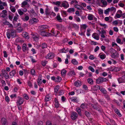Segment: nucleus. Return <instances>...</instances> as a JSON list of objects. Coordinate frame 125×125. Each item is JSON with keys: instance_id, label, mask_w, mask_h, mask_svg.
Masks as SVG:
<instances>
[{"instance_id": "61", "label": "nucleus", "mask_w": 125, "mask_h": 125, "mask_svg": "<svg viewBox=\"0 0 125 125\" xmlns=\"http://www.w3.org/2000/svg\"><path fill=\"white\" fill-rule=\"evenodd\" d=\"M6 15L4 14L3 13H1L0 14V16L4 18L6 17Z\"/></svg>"}, {"instance_id": "43", "label": "nucleus", "mask_w": 125, "mask_h": 125, "mask_svg": "<svg viewBox=\"0 0 125 125\" xmlns=\"http://www.w3.org/2000/svg\"><path fill=\"white\" fill-rule=\"evenodd\" d=\"M53 3L54 4L57 5L58 6H59L60 5L61 3L60 1H57L56 2H53Z\"/></svg>"}, {"instance_id": "34", "label": "nucleus", "mask_w": 125, "mask_h": 125, "mask_svg": "<svg viewBox=\"0 0 125 125\" xmlns=\"http://www.w3.org/2000/svg\"><path fill=\"white\" fill-rule=\"evenodd\" d=\"M74 11L75 10L74 8H69L67 10V11L69 12H74Z\"/></svg>"}, {"instance_id": "18", "label": "nucleus", "mask_w": 125, "mask_h": 125, "mask_svg": "<svg viewBox=\"0 0 125 125\" xmlns=\"http://www.w3.org/2000/svg\"><path fill=\"white\" fill-rule=\"evenodd\" d=\"M45 12L46 14V15H49L50 14L51 11H50L49 8L48 7H47L46 8L45 10Z\"/></svg>"}, {"instance_id": "62", "label": "nucleus", "mask_w": 125, "mask_h": 125, "mask_svg": "<svg viewBox=\"0 0 125 125\" xmlns=\"http://www.w3.org/2000/svg\"><path fill=\"white\" fill-rule=\"evenodd\" d=\"M99 49V47L98 46H97L96 48H95L94 51L95 52H96Z\"/></svg>"}, {"instance_id": "44", "label": "nucleus", "mask_w": 125, "mask_h": 125, "mask_svg": "<svg viewBox=\"0 0 125 125\" xmlns=\"http://www.w3.org/2000/svg\"><path fill=\"white\" fill-rule=\"evenodd\" d=\"M91 31V30L90 29H88L87 30V35L88 36H89L90 35V31Z\"/></svg>"}, {"instance_id": "22", "label": "nucleus", "mask_w": 125, "mask_h": 125, "mask_svg": "<svg viewBox=\"0 0 125 125\" xmlns=\"http://www.w3.org/2000/svg\"><path fill=\"white\" fill-rule=\"evenodd\" d=\"M93 17L94 16L93 15L89 14L87 18L89 20H93Z\"/></svg>"}, {"instance_id": "41", "label": "nucleus", "mask_w": 125, "mask_h": 125, "mask_svg": "<svg viewBox=\"0 0 125 125\" xmlns=\"http://www.w3.org/2000/svg\"><path fill=\"white\" fill-rule=\"evenodd\" d=\"M101 1L104 5L106 6L107 5V2L105 0H101Z\"/></svg>"}, {"instance_id": "51", "label": "nucleus", "mask_w": 125, "mask_h": 125, "mask_svg": "<svg viewBox=\"0 0 125 125\" xmlns=\"http://www.w3.org/2000/svg\"><path fill=\"white\" fill-rule=\"evenodd\" d=\"M93 108L94 109H95L96 110H98L99 111H100V109L96 105H95L94 107Z\"/></svg>"}, {"instance_id": "15", "label": "nucleus", "mask_w": 125, "mask_h": 125, "mask_svg": "<svg viewBox=\"0 0 125 125\" xmlns=\"http://www.w3.org/2000/svg\"><path fill=\"white\" fill-rule=\"evenodd\" d=\"M75 8L78 9V10H83L84 9L83 7L80 5H76L74 6Z\"/></svg>"}, {"instance_id": "29", "label": "nucleus", "mask_w": 125, "mask_h": 125, "mask_svg": "<svg viewBox=\"0 0 125 125\" xmlns=\"http://www.w3.org/2000/svg\"><path fill=\"white\" fill-rule=\"evenodd\" d=\"M62 80L61 78L59 76H57V77L56 78L55 80V82H60Z\"/></svg>"}, {"instance_id": "35", "label": "nucleus", "mask_w": 125, "mask_h": 125, "mask_svg": "<svg viewBox=\"0 0 125 125\" xmlns=\"http://www.w3.org/2000/svg\"><path fill=\"white\" fill-rule=\"evenodd\" d=\"M72 62L74 65H77L78 64V62L74 59L72 60Z\"/></svg>"}, {"instance_id": "64", "label": "nucleus", "mask_w": 125, "mask_h": 125, "mask_svg": "<svg viewBox=\"0 0 125 125\" xmlns=\"http://www.w3.org/2000/svg\"><path fill=\"white\" fill-rule=\"evenodd\" d=\"M46 125H52V124L50 121H48L46 122Z\"/></svg>"}, {"instance_id": "33", "label": "nucleus", "mask_w": 125, "mask_h": 125, "mask_svg": "<svg viewBox=\"0 0 125 125\" xmlns=\"http://www.w3.org/2000/svg\"><path fill=\"white\" fill-rule=\"evenodd\" d=\"M110 11V8H108L107 9L104 10V13L105 14H108L109 13V12Z\"/></svg>"}, {"instance_id": "58", "label": "nucleus", "mask_w": 125, "mask_h": 125, "mask_svg": "<svg viewBox=\"0 0 125 125\" xmlns=\"http://www.w3.org/2000/svg\"><path fill=\"white\" fill-rule=\"evenodd\" d=\"M4 53V57H7V54L6 51H4L3 52Z\"/></svg>"}, {"instance_id": "48", "label": "nucleus", "mask_w": 125, "mask_h": 125, "mask_svg": "<svg viewBox=\"0 0 125 125\" xmlns=\"http://www.w3.org/2000/svg\"><path fill=\"white\" fill-rule=\"evenodd\" d=\"M18 12L20 15H22L23 14V12L22 11L21 9H20L18 10Z\"/></svg>"}, {"instance_id": "42", "label": "nucleus", "mask_w": 125, "mask_h": 125, "mask_svg": "<svg viewBox=\"0 0 125 125\" xmlns=\"http://www.w3.org/2000/svg\"><path fill=\"white\" fill-rule=\"evenodd\" d=\"M110 52L111 54L116 52L115 50L113 48H111L110 49Z\"/></svg>"}, {"instance_id": "59", "label": "nucleus", "mask_w": 125, "mask_h": 125, "mask_svg": "<svg viewBox=\"0 0 125 125\" xmlns=\"http://www.w3.org/2000/svg\"><path fill=\"white\" fill-rule=\"evenodd\" d=\"M16 94H13L11 95L10 96V97L12 98L14 97H16Z\"/></svg>"}, {"instance_id": "19", "label": "nucleus", "mask_w": 125, "mask_h": 125, "mask_svg": "<svg viewBox=\"0 0 125 125\" xmlns=\"http://www.w3.org/2000/svg\"><path fill=\"white\" fill-rule=\"evenodd\" d=\"M76 111L80 116H81V109L79 108H77L76 109Z\"/></svg>"}, {"instance_id": "26", "label": "nucleus", "mask_w": 125, "mask_h": 125, "mask_svg": "<svg viewBox=\"0 0 125 125\" xmlns=\"http://www.w3.org/2000/svg\"><path fill=\"white\" fill-rule=\"evenodd\" d=\"M115 112L116 114L119 116L121 117L122 116L121 115L119 112L118 110L117 109H115Z\"/></svg>"}, {"instance_id": "2", "label": "nucleus", "mask_w": 125, "mask_h": 125, "mask_svg": "<svg viewBox=\"0 0 125 125\" xmlns=\"http://www.w3.org/2000/svg\"><path fill=\"white\" fill-rule=\"evenodd\" d=\"M54 57V54L52 52L49 53L46 56L47 59H52Z\"/></svg>"}, {"instance_id": "17", "label": "nucleus", "mask_w": 125, "mask_h": 125, "mask_svg": "<svg viewBox=\"0 0 125 125\" xmlns=\"http://www.w3.org/2000/svg\"><path fill=\"white\" fill-rule=\"evenodd\" d=\"M66 71L64 69H62L61 71V74L62 76H64L66 75Z\"/></svg>"}, {"instance_id": "16", "label": "nucleus", "mask_w": 125, "mask_h": 125, "mask_svg": "<svg viewBox=\"0 0 125 125\" xmlns=\"http://www.w3.org/2000/svg\"><path fill=\"white\" fill-rule=\"evenodd\" d=\"M72 101L73 102H78V100L77 98L76 97H72L70 98Z\"/></svg>"}, {"instance_id": "10", "label": "nucleus", "mask_w": 125, "mask_h": 125, "mask_svg": "<svg viewBox=\"0 0 125 125\" xmlns=\"http://www.w3.org/2000/svg\"><path fill=\"white\" fill-rule=\"evenodd\" d=\"M99 89L102 93L105 94L106 93V90L104 89L102 87H101L99 86Z\"/></svg>"}, {"instance_id": "63", "label": "nucleus", "mask_w": 125, "mask_h": 125, "mask_svg": "<svg viewBox=\"0 0 125 125\" xmlns=\"http://www.w3.org/2000/svg\"><path fill=\"white\" fill-rule=\"evenodd\" d=\"M116 41L117 43H120L121 42V40L120 38H117Z\"/></svg>"}, {"instance_id": "46", "label": "nucleus", "mask_w": 125, "mask_h": 125, "mask_svg": "<svg viewBox=\"0 0 125 125\" xmlns=\"http://www.w3.org/2000/svg\"><path fill=\"white\" fill-rule=\"evenodd\" d=\"M19 15H17L16 16H15L13 19V21H16Z\"/></svg>"}, {"instance_id": "38", "label": "nucleus", "mask_w": 125, "mask_h": 125, "mask_svg": "<svg viewBox=\"0 0 125 125\" xmlns=\"http://www.w3.org/2000/svg\"><path fill=\"white\" fill-rule=\"evenodd\" d=\"M27 2L25 1H24L22 2V3L21 4L22 5V7L24 8V7L27 4Z\"/></svg>"}, {"instance_id": "40", "label": "nucleus", "mask_w": 125, "mask_h": 125, "mask_svg": "<svg viewBox=\"0 0 125 125\" xmlns=\"http://www.w3.org/2000/svg\"><path fill=\"white\" fill-rule=\"evenodd\" d=\"M50 100V98L48 95H46L45 98V101H49Z\"/></svg>"}, {"instance_id": "55", "label": "nucleus", "mask_w": 125, "mask_h": 125, "mask_svg": "<svg viewBox=\"0 0 125 125\" xmlns=\"http://www.w3.org/2000/svg\"><path fill=\"white\" fill-rule=\"evenodd\" d=\"M98 11L99 13V14H102L103 13V10L101 9H99L98 10Z\"/></svg>"}, {"instance_id": "11", "label": "nucleus", "mask_w": 125, "mask_h": 125, "mask_svg": "<svg viewBox=\"0 0 125 125\" xmlns=\"http://www.w3.org/2000/svg\"><path fill=\"white\" fill-rule=\"evenodd\" d=\"M96 83L99 84L100 83H103V81L101 77H100L96 79Z\"/></svg>"}, {"instance_id": "24", "label": "nucleus", "mask_w": 125, "mask_h": 125, "mask_svg": "<svg viewBox=\"0 0 125 125\" xmlns=\"http://www.w3.org/2000/svg\"><path fill=\"white\" fill-rule=\"evenodd\" d=\"M88 82L91 84H92L93 83V80L91 78H88L87 79Z\"/></svg>"}, {"instance_id": "56", "label": "nucleus", "mask_w": 125, "mask_h": 125, "mask_svg": "<svg viewBox=\"0 0 125 125\" xmlns=\"http://www.w3.org/2000/svg\"><path fill=\"white\" fill-rule=\"evenodd\" d=\"M47 63V62H46L45 61H42V65L43 66H45L46 65V64Z\"/></svg>"}, {"instance_id": "52", "label": "nucleus", "mask_w": 125, "mask_h": 125, "mask_svg": "<svg viewBox=\"0 0 125 125\" xmlns=\"http://www.w3.org/2000/svg\"><path fill=\"white\" fill-rule=\"evenodd\" d=\"M104 96L108 100H110V98L108 95L107 94H105L104 95Z\"/></svg>"}, {"instance_id": "7", "label": "nucleus", "mask_w": 125, "mask_h": 125, "mask_svg": "<svg viewBox=\"0 0 125 125\" xmlns=\"http://www.w3.org/2000/svg\"><path fill=\"white\" fill-rule=\"evenodd\" d=\"M74 85L76 87H79L81 85V82L80 81H76L74 83Z\"/></svg>"}, {"instance_id": "13", "label": "nucleus", "mask_w": 125, "mask_h": 125, "mask_svg": "<svg viewBox=\"0 0 125 125\" xmlns=\"http://www.w3.org/2000/svg\"><path fill=\"white\" fill-rule=\"evenodd\" d=\"M39 32L41 35L42 36H46L47 34L45 32V30H43L42 31H40Z\"/></svg>"}, {"instance_id": "25", "label": "nucleus", "mask_w": 125, "mask_h": 125, "mask_svg": "<svg viewBox=\"0 0 125 125\" xmlns=\"http://www.w3.org/2000/svg\"><path fill=\"white\" fill-rule=\"evenodd\" d=\"M41 46L42 49H44L47 48V45L46 43H44L42 44Z\"/></svg>"}, {"instance_id": "32", "label": "nucleus", "mask_w": 125, "mask_h": 125, "mask_svg": "<svg viewBox=\"0 0 125 125\" xmlns=\"http://www.w3.org/2000/svg\"><path fill=\"white\" fill-rule=\"evenodd\" d=\"M122 78V77L121 78H118V81L119 83L125 82L123 80Z\"/></svg>"}, {"instance_id": "20", "label": "nucleus", "mask_w": 125, "mask_h": 125, "mask_svg": "<svg viewBox=\"0 0 125 125\" xmlns=\"http://www.w3.org/2000/svg\"><path fill=\"white\" fill-rule=\"evenodd\" d=\"M15 73L16 71L15 70H13L9 74L10 76L12 77L15 75Z\"/></svg>"}, {"instance_id": "30", "label": "nucleus", "mask_w": 125, "mask_h": 125, "mask_svg": "<svg viewBox=\"0 0 125 125\" xmlns=\"http://www.w3.org/2000/svg\"><path fill=\"white\" fill-rule=\"evenodd\" d=\"M99 56H100V58L102 59H104L106 58V57L105 55L104 54L102 55H100L99 54Z\"/></svg>"}, {"instance_id": "39", "label": "nucleus", "mask_w": 125, "mask_h": 125, "mask_svg": "<svg viewBox=\"0 0 125 125\" xmlns=\"http://www.w3.org/2000/svg\"><path fill=\"white\" fill-rule=\"evenodd\" d=\"M85 115L87 117H89L90 116V114L89 112L87 111H85Z\"/></svg>"}, {"instance_id": "57", "label": "nucleus", "mask_w": 125, "mask_h": 125, "mask_svg": "<svg viewBox=\"0 0 125 125\" xmlns=\"http://www.w3.org/2000/svg\"><path fill=\"white\" fill-rule=\"evenodd\" d=\"M2 12L3 13V14H4L6 15H7V11L6 10H2Z\"/></svg>"}, {"instance_id": "45", "label": "nucleus", "mask_w": 125, "mask_h": 125, "mask_svg": "<svg viewBox=\"0 0 125 125\" xmlns=\"http://www.w3.org/2000/svg\"><path fill=\"white\" fill-rule=\"evenodd\" d=\"M86 107V105L84 104H82L80 106L83 109L85 108Z\"/></svg>"}, {"instance_id": "27", "label": "nucleus", "mask_w": 125, "mask_h": 125, "mask_svg": "<svg viewBox=\"0 0 125 125\" xmlns=\"http://www.w3.org/2000/svg\"><path fill=\"white\" fill-rule=\"evenodd\" d=\"M56 18L59 22H61L62 21V19L61 18L59 14L57 15L56 17Z\"/></svg>"}, {"instance_id": "31", "label": "nucleus", "mask_w": 125, "mask_h": 125, "mask_svg": "<svg viewBox=\"0 0 125 125\" xmlns=\"http://www.w3.org/2000/svg\"><path fill=\"white\" fill-rule=\"evenodd\" d=\"M22 35L23 37L26 38H27L28 36V33L25 32H23Z\"/></svg>"}, {"instance_id": "5", "label": "nucleus", "mask_w": 125, "mask_h": 125, "mask_svg": "<svg viewBox=\"0 0 125 125\" xmlns=\"http://www.w3.org/2000/svg\"><path fill=\"white\" fill-rule=\"evenodd\" d=\"M19 99L17 101V103H18L19 105L22 104L23 103L24 99L21 97H19Z\"/></svg>"}, {"instance_id": "1", "label": "nucleus", "mask_w": 125, "mask_h": 125, "mask_svg": "<svg viewBox=\"0 0 125 125\" xmlns=\"http://www.w3.org/2000/svg\"><path fill=\"white\" fill-rule=\"evenodd\" d=\"M78 116V115L77 113L75 112H72L71 114V118L73 120H76Z\"/></svg>"}, {"instance_id": "60", "label": "nucleus", "mask_w": 125, "mask_h": 125, "mask_svg": "<svg viewBox=\"0 0 125 125\" xmlns=\"http://www.w3.org/2000/svg\"><path fill=\"white\" fill-rule=\"evenodd\" d=\"M103 82H106L108 81L107 79L106 78L104 77H101Z\"/></svg>"}, {"instance_id": "6", "label": "nucleus", "mask_w": 125, "mask_h": 125, "mask_svg": "<svg viewBox=\"0 0 125 125\" xmlns=\"http://www.w3.org/2000/svg\"><path fill=\"white\" fill-rule=\"evenodd\" d=\"M1 123L3 125H7L8 122L7 120L6 119L4 118H2L1 119Z\"/></svg>"}, {"instance_id": "8", "label": "nucleus", "mask_w": 125, "mask_h": 125, "mask_svg": "<svg viewBox=\"0 0 125 125\" xmlns=\"http://www.w3.org/2000/svg\"><path fill=\"white\" fill-rule=\"evenodd\" d=\"M10 35L12 37H15L16 35V32L15 30H12L10 32Z\"/></svg>"}, {"instance_id": "14", "label": "nucleus", "mask_w": 125, "mask_h": 125, "mask_svg": "<svg viewBox=\"0 0 125 125\" xmlns=\"http://www.w3.org/2000/svg\"><path fill=\"white\" fill-rule=\"evenodd\" d=\"M54 101L55 102V106L57 107H58L59 106V102L58 101L57 99L56 98H55L54 100Z\"/></svg>"}, {"instance_id": "12", "label": "nucleus", "mask_w": 125, "mask_h": 125, "mask_svg": "<svg viewBox=\"0 0 125 125\" xmlns=\"http://www.w3.org/2000/svg\"><path fill=\"white\" fill-rule=\"evenodd\" d=\"M62 6L65 8H66L69 7V4L67 2H64L62 3Z\"/></svg>"}, {"instance_id": "4", "label": "nucleus", "mask_w": 125, "mask_h": 125, "mask_svg": "<svg viewBox=\"0 0 125 125\" xmlns=\"http://www.w3.org/2000/svg\"><path fill=\"white\" fill-rule=\"evenodd\" d=\"M38 21V20L37 19L33 18L32 19H31L29 21V22L31 24H32L34 23V22H37Z\"/></svg>"}, {"instance_id": "28", "label": "nucleus", "mask_w": 125, "mask_h": 125, "mask_svg": "<svg viewBox=\"0 0 125 125\" xmlns=\"http://www.w3.org/2000/svg\"><path fill=\"white\" fill-rule=\"evenodd\" d=\"M60 87L58 85H57L55 86L54 88V91L56 93H57Z\"/></svg>"}, {"instance_id": "47", "label": "nucleus", "mask_w": 125, "mask_h": 125, "mask_svg": "<svg viewBox=\"0 0 125 125\" xmlns=\"http://www.w3.org/2000/svg\"><path fill=\"white\" fill-rule=\"evenodd\" d=\"M35 70L34 69H32L30 71L31 74L33 75H35Z\"/></svg>"}, {"instance_id": "23", "label": "nucleus", "mask_w": 125, "mask_h": 125, "mask_svg": "<svg viewBox=\"0 0 125 125\" xmlns=\"http://www.w3.org/2000/svg\"><path fill=\"white\" fill-rule=\"evenodd\" d=\"M48 26L46 25H42L40 27V29L41 30H43L44 29L47 28Z\"/></svg>"}, {"instance_id": "53", "label": "nucleus", "mask_w": 125, "mask_h": 125, "mask_svg": "<svg viewBox=\"0 0 125 125\" xmlns=\"http://www.w3.org/2000/svg\"><path fill=\"white\" fill-rule=\"evenodd\" d=\"M89 68L90 70L93 72H94V70L93 68L91 66H90Z\"/></svg>"}, {"instance_id": "54", "label": "nucleus", "mask_w": 125, "mask_h": 125, "mask_svg": "<svg viewBox=\"0 0 125 125\" xmlns=\"http://www.w3.org/2000/svg\"><path fill=\"white\" fill-rule=\"evenodd\" d=\"M30 58L31 59V61L32 62V63H34L36 62V61L35 59H34L32 57V56H30Z\"/></svg>"}, {"instance_id": "36", "label": "nucleus", "mask_w": 125, "mask_h": 125, "mask_svg": "<svg viewBox=\"0 0 125 125\" xmlns=\"http://www.w3.org/2000/svg\"><path fill=\"white\" fill-rule=\"evenodd\" d=\"M17 30H18V32H20L23 31L22 28L21 26L18 27Z\"/></svg>"}, {"instance_id": "21", "label": "nucleus", "mask_w": 125, "mask_h": 125, "mask_svg": "<svg viewBox=\"0 0 125 125\" xmlns=\"http://www.w3.org/2000/svg\"><path fill=\"white\" fill-rule=\"evenodd\" d=\"M67 75L69 76H73L75 75V73L73 71H71L69 72Z\"/></svg>"}, {"instance_id": "37", "label": "nucleus", "mask_w": 125, "mask_h": 125, "mask_svg": "<svg viewBox=\"0 0 125 125\" xmlns=\"http://www.w3.org/2000/svg\"><path fill=\"white\" fill-rule=\"evenodd\" d=\"M27 45L25 44H23L22 45V48L23 51L24 52L25 51L26 49Z\"/></svg>"}, {"instance_id": "9", "label": "nucleus", "mask_w": 125, "mask_h": 125, "mask_svg": "<svg viewBox=\"0 0 125 125\" xmlns=\"http://www.w3.org/2000/svg\"><path fill=\"white\" fill-rule=\"evenodd\" d=\"M92 37L95 39L98 40L99 38L98 34L96 33H94L92 35Z\"/></svg>"}, {"instance_id": "49", "label": "nucleus", "mask_w": 125, "mask_h": 125, "mask_svg": "<svg viewBox=\"0 0 125 125\" xmlns=\"http://www.w3.org/2000/svg\"><path fill=\"white\" fill-rule=\"evenodd\" d=\"M24 98L26 100H28L29 99L28 96L26 94H24L23 95Z\"/></svg>"}, {"instance_id": "50", "label": "nucleus", "mask_w": 125, "mask_h": 125, "mask_svg": "<svg viewBox=\"0 0 125 125\" xmlns=\"http://www.w3.org/2000/svg\"><path fill=\"white\" fill-rule=\"evenodd\" d=\"M111 54V56L112 58H115L116 57V52H114V53H113Z\"/></svg>"}, {"instance_id": "3", "label": "nucleus", "mask_w": 125, "mask_h": 125, "mask_svg": "<svg viewBox=\"0 0 125 125\" xmlns=\"http://www.w3.org/2000/svg\"><path fill=\"white\" fill-rule=\"evenodd\" d=\"M3 76L6 79H8L9 78V76L8 74V72L6 71H2Z\"/></svg>"}]
</instances>
